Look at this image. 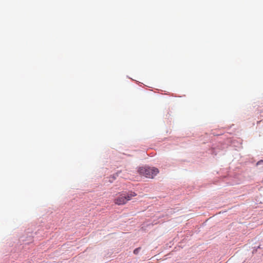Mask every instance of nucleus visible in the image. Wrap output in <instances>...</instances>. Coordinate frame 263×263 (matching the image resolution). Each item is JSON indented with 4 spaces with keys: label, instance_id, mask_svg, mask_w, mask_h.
Masks as SVG:
<instances>
[{
    "label": "nucleus",
    "instance_id": "nucleus-2",
    "mask_svg": "<svg viewBox=\"0 0 263 263\" xmlns=\"http://www.w3.org/2000/svg\"><path fill=\"white\" fill-rule=\"evenodd\" d=\"M138 172L147 178H153L159 173V170L155 167H142L139 168Z\"/></svg>",
    "mask_w": 263,
    "mask_h": 263
},
{
    "label": "nucleus",
    "instance_id": "nucleus-1",
    "mask_svg": "<svg viewBox=\"0 0 263 263\" xmlns=\"http://www.w3.org/2000/svg\"><path fill=\"white\" fill-rule=\"evenodd\" d=\"M137 194L133 192H124L117 195L114 199V203L118 205L126 204L132 198L135 197Z\"/></svg>",
    "mask_w": 263,
    "mask_h": 263
},
{
    "label": "nucleus",
    "instance_id": "nucleus-3",
    "mask_svg": "<svg viewBox=\"0 0 263 263\" xmlns=\"http://www.w3.org/2000/svg\"><path fill=\"white\" fill-rule=\"evenodd\" d=\"M141 250V248L139 247L135 249L134 251V253L136 255L138 254Z\"/></svg>",
    "mask_w": 263,
    "mask_h": 263
}]
</instances>
